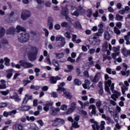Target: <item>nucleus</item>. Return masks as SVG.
I'll use <instances>...</instances> for the list:
<instances>
[{
    "mask_svg": "<svg viewBox=\"0 0 130 130\" xmlns=\"http://www.w3.org/2000/svg\"><path fill=\"white\" fill-rule=\"evenodd\" d=\"M122 19H123V17L122 16L119 15V14H116V20H117V21H121Z\"/></svg>",
    "mask_w": 130,
    "mask_h": 130,
    "instance_id": "4c0bfd02",
    "label": "nucleus"
},
{
    "mask_svg": "<svg viewBox=\"0 0 130 130\" xmlns=\"http://www.w3.org/2000/svg\"><path fill=\"white\" fill-rule=\"evenodd\" d=\"M105 79L106 81L108 80L107 81L105 82V91H106L108 94L110 95H111V92H110V89L109 88V87H110V85H111V80H110V79L109 78V76L108 75L106 74L105 75Z\"/></svg>",
    "mask_w": 130,
    "mask_h": 130,
    "instance_id": "39448f33",
    "label": "nucleus"
},
{
    "mask_svg": "<svg viewBox=\"0 0 130 130\" xmlns=\"http://www.w3.org/2000/svg\"><path fill=\"white\" fill-rule=\"evenodd\" d=\"M0 93L4 96H7L10 93V90L7 89L6 91H0Z\"/></svg>",
    "mask_w": 130,
    "mask_h": 130,
    "instance_id": "ea45409f",
    "label": "nucleus"
},
{
    "mask_svg": "<svg viewBox=\"0 0 130 130\" xmlns=\"http://www.w3.org/2000/svg\"><path fill=\"white\" fill-rule=\"evenodd\" d=\"M107 49H108V43H107V42H106L103 45L102 50L103 51H107Z\"/></svg>",
    "mask_w": 130,
    "mask_h": 130,
    "instance_id": "c85d7f7f",
    "label": "nucleus"
},
{
    "mask_svg": "<svg viewBox=\"0 0 130 130\" xmlns=\"http://www.w3.org/2000/svg\"><path fill=\"white\" fill-rule=\"evenodd\" d=\"M116 61H117V62H121L122 61V58H121V57H119L118 58H116V59L114 60V62L115 63H116Z\"/></svg>",
    "mask_w": 130,
    "mask_h": 130,
    "instance_id": "3c124183",
    "label": "nucleus"
},
{
    "mask_svg": "<svg viewBox=\"0 0 130 130\" xmlns=\"http://www.w3.org/2000/svg\"><path fill=\"white\" fill-rule=\"evenodd\" d=\"M43 30L45 31V35L46 37H48V35H49V32L48 31V30L46 28H44Z\"/></svg>",
    "mask_w": 130,
    "mask_h": 130,
    "instance_id": "680f3d73",
    "label": "nucleus"
},
{
    "mask_svg": "<svg viewBox=\"0 0 130 130\" xmlns=\"http://www.w3.org/2000/svg\"><path fill=\"white\" fill-rule=\"evenodd\" d=\"M37 52H38V49L36 47H34L33 49V59L35 60L37 58Z\"/></svg>",
    "mask_w": 130,
    "mask_h": 130,
    "instance_id": "4be33fe9",
    "label": "nucleus"
},
{
    "mask_svg": "<svg viewBox=\"0 0 130 130\" xmlns=\"http://www.w3.org/2000/svg\"><path fill=\"white\" fill-rule=\"evenodd\" d=\"M119 53H120V52L112 53V57L114 59V60H115V59H116V56H118V55H119Z\"/></svg>",
    "mask_w": 130,
    "mask_h": 130,
    "instance_id": "49530a36",
    "label": "nucleus"
},
{
    "mask_svg": "<svg viewBox=\"0 0 130 130\" xmlns=\"http://www.w3.org/2000/svg\"><path fill=\"white\" fill-rule=\"evenodd\" d=\"M101 36H102V34H101V32L98 31L94 34V36L92 37V39H98V38Z\"/></svg>",
    "mask_w": 130,
    "mask_h": 130,
    "instance_id": "473e14b6",
    "label": "nucleus"
},
{
    "mask_svg": "<svg viewBox=\"0 0 130 130\" xmlns=\"http://www.w3.org/2000/svg\"><path fill=\"white\" fill-rule=\"evenodd\" d=\"M72 126L73 127H76V128H78V127H80V125L78 124L77 122H74V123H72Z\"/></svg>",
    "mask_w": 130,
    "mask_h": 130,
    "instance_id": "052dcab7",
    "label": "nucleus"
},
{
    "mask_svg": "<svg viewBox=\"0 0 130 130\" xmlns=\"http://www.w3.org/2000/svg\"><path fill=\"white\" fill-rule=\"evenodd\" d=\"M61 110L66 111L68 109V106L67 105H63L60 107Z\"/></svg>",
    "mask_w": 130,
    "mask_h": 130,
    "instance_id": "4d7b16f0",
    "label": "nucleus"
},
{
    "mask_svg": "<svg viewBox=\"0 0 130 130\" xmlns=\"http://www.w3.org/2000/svg\"><path fill=\"white\" fill-rule=\"evenodd\" d=\"M7 88V85L4 83L0 84V89H6Z\"/></svg>",
    "mask_w": 130,
    "mask_h": 130,
    "instance_id": "0e129e2a",
    "label": "nucleus"
},
{
    "mask_svg": "<svg viewBox=\"0 0 130 130\" xmlns=\"http://www.w3.org/2000/svg\"><path fill=\"white\" fill-rule=\"evenodd\" d=\"M116 26L119 28V29H121L122 24L120 22H118L116 23Z\"/></svg>",
    "mask_w": 130,
    "mask_h": 130,
    "instance_id": "e2e57ef3",
    "label": "nucleus"
},
{
    "mask_svg": "<svg viewBox=\"0 0 130 130\" xmlns=\"http://www.w3.org/2000/svg\"><path fill=\"white\" fill-rule=\"evenodd\" d=\"M110 85H111L110 89L111 90L112 92L114 93L113 94L111 95V98L113 99V101H116V99H118V97H120V96H121V93L114 90V83L110 84Z\"/></svg>",
    "mask_w": 130,
    "mask_h": 130,
    "instance_id": "20e7f679",
    "label": "nucleus"
},
{
    "mask_svg": "<svg viewBox=\"0 0 130 130\" xmlns=\"http://www.w3.org/2000/svg\"><path fill=\"white\" fill-rule=\"evenodd\" d=\"M121 75L122 76H125L126 77H128L129 76L130 72L129 71H121L120 72Z\"/></svg>",
    "mask_w": 130,
    "mask_h": 130,
    "instance_id": "f704fd0d",
    "label": "nucleus"
},
{
    "mask_svg": "<svg viewBox=\"0 0 130 130\" xmlns=\"http://www.w3.org/2000/svg\"><path fill=\"white\" fill-rule=\"evenodd\" d=\"M71 15H72V16H75V17H79L80 13L76 10L73 13H71Z\"/></svg>",
    "mask_w": 130,
    "mask_h": 130,
    "instance_id": "de8ad7c7",
    "label": "nucleus"
},
{
    "mask_svg": "<svg viewBox=\"0 0 130 130\" xmlns=\"http://www.w3.org/2000/svg\"><path fill=\"white\" fill-rule=\"evenodd\" d=\"M4 61H5V65L7 67H9L10 66V61H11V60L9 58L6 57L4 58Z\"/></svg>",
    "mask_w": 130,
    "mask_h": 130,
    "instance_id": "2f4dec72",
    "label": "nucleus"
},
{
    "mask_svg": "<svg viewBox=\"0 0 130 130\" xmlns=\"http://www.w3.org/2000/svg\"><path fill=\"white\" fill-rule=\"evenodd\" d=\"M61 27H62L63 28H66V27H68V23H67V22H62V23L61 24Z\"/></svg>",
    "mask_w": 130,
    "mask_h": 130,
    "instance_id": "69168bd1",
    "label": "nucleus"
},
{
    "mask_svg": "<svg viewBox=\"0 0 130 130\" xmlns=\"http://www.w3.org/2000/svg\"><path fill=\"white\" fill-rule=\"evenodd\" d=\"M31 17V12L27 10H24L22 11L21 14V18L22 20L25 21L29 19Z\"/></svg>",
    "mask_w": 130,
    "mask_h": 130,
    "instance_id": "0eeeda50",
    "label": "nucleus"
},
{
    "mask_svg": "<svg viewBox=\"0 0 130 130\" xmlns=\"http://www.w3.org/2000/svg\"><path fill=\"white\" fill-rule=\"evenodd\" d=\"M56 80H60V77L56 76V77H51L50 82L51 84H55L56 83Z\"/></svg>",
    "mask_w": 130,
    "mask_h": 130,
    "instance_id": "5701e85b",
    "label": "nucleus"
},
{
    "mask_svg": "<svg viewBox=\"0 0 130 130\" xmlns=\"http://www.w3.org/2000/svg\"><path fill=\"white\" fill-rule=\"evenodd\" d=\"M102 73L100 72H98L95 75L94 77L90 76V79L91 80V82H93V83H98L99 80L102 78Z\"/></svg>",
    "mask_w": 130,
    "mask_h": 130,
    "instance_id": "1a4fd4ad",
    "label": "nucleus"
},
{
    "mask_svg": "<svg viewBox=\"0 0 130 130\" xmlns=\"http://www.w3.org/2000/svg\"><path fill=\"white\" fill-rule=\"evenodd\" d=\"M30 36L29 34L24 32L19 34L18 36V41L21 43H26L29 41Z\"/></svg>",
    "mask_w": 130,
    "mask_h": 130,
    "instance_id": "f03ea898",
    "label": "nucleus"
},
{
    "mask_svg": "<svg viewBox=\"0 0 130 130\" xmlns=\"http://www.w3.org/2000/svg\"><path fill=\"white\" fill-rule=\"evenodd\" d=\"M69 9H68V7L67 6H66L65 7L62 8V11L61 12V14L63 16H65L66 19H67L68 21L71 22V21H72V18H70L68 16V15L69 14Z\"/></svg>",
    "mask_w": 130,
    "mask_h": 130,
    "instance_id": "6e6552de",
    "label": "nucleus"
},
{
    "mask_svg": "<svg viewBox=\"0 0 130 130\" xmlns=\"http://www.w3.org/2000/svg\"><path fill=\"white\" fill-rule=\"evenodd\" d=\"M1 43H2V44H9V41H8V40L6 39H3L1 40Z\"/></svg>",
    "mask_w": 130,
    "mask_h": 130,
    "instance_id": "6e6d98bb",
    "label": "nucleus"
},
{
    "mask_svg": "<svg viewBox=\"0 0 130 130\" xmlns=\"http://www.w3.org/2000/svg\"><path fill=\"white\" fill-rule=\"evenodd\" d=\"M14 100L16 102H20L21 101V98H20L17 93H14Z\"/></svg>",
    "mask_w": 130,
    "mask_h": 130,
    "instance_id": "7c9ffc66",
    "label": "nucleus"
},
{
    "mask_svg": "<svg viewBox=\"0 0 130 130\" xmlns=\"http://www.w3.org/2000/svg\"><path fill=\"white\" fill-rule=\"evenodd\" d=\"M75 111V110L74 109H72V108H70L67 111L66 114H71V113H73Z\"/></svg>",
    "mask_w": 130,
    "mask_h": 130,
    "instance_id": "8fccbe9b",
    "label": "nucleus"
},
{
    "mask_svg": "<svg viewBox=\"0 0 130 130\" xmlns=\"http://www.w3.org/2000/svg\"><path fill=\"white\" fill-rule=\"evenodd\" d=\"M13 128L14 130H23V126L21 124H15L13 125Z\"/></svg>",
    "mask_w": 130,
    "mask_h": 130,
    "instance_id": "6ab92c4d",
    "label": "nucleus"
},
{
    "mask_svg": "<svg viewBox=\"0 0 130 130\" xmlns=\"http://www.w3.org/2000/svg\"><path fill=\"white\" fill-rule=\"evenodd\" d=\"M77 11L79 12V14H84L86 12V10L83 8V7L82 6H79L77 8Z\"/></svg>",
    "mask_w": 130,
    "mask_h": 130,
    "instance_id": "b1692460",
    "label": "nucleus"
},
{
    "mask_svg": "<svg viewBox=\"0 0 130 130\" xmlns=\"http://www.w3.org/2000/svg\"><path fill=\"white\" fill-rule=\"evenodd\" d=\"M16 113H17V111L13 110L12 111L9 112L4 111L3 113V115L5 116V117H8V116L13 115V114H16Z\"/></svg>",
    "mask_w": 130,
    "mask_h": 130,
    "instance_id": "2eb2a0df",
    "label": "nucleus"
},
{
    "mask_svg": "<svg viewBox=\"0 0 130 130\" xmlns=\"http://www.w3.org/2000/svg\"><path fill=\"white\" fill-rule=\"evenodd\" d=\"M70 108H72V109H74V110H75V109H77V103H76L75 102H73L71 104Z\"/></svg>",
    "mask_w": 130,
    "mask_h": 130,
    "instance_id": "c9c22d12",
    "label": "nucleus"
},
{
    "mask_svg": "<svg viewBox=\"0 0 130 130\" xmlns=\"http://www.w3.org/2000/svg\"><path fill=\"white\" fill-rule=\"evenodd\" d=\"M74 84L77 86H81V85H82V82L78 79H75L74 81Z\"/></svg>",
    "mask_w": 130,
    "mask_h": 130,
    "instance_id": "a19ab883",
    "label": "nucleus"
},
{
    "mask_svg": "<svg viewBox=\"0 0 130 130\" xmlns=\"http://www.w3.org/2000/svg\"><path fill=\"white\" fill-rule=\"evenodd\" d=\"M89 41L90 44H92V45H98L100 44V42H101V40H100V39L96 40L95 39H93V38H89Z\"/></svg>",
    "mask_w": 130,
    "mask_h": 130,
    "instance_id": "ddd939ff",
    "label": "nucleus"
},
{
    "mask_svg": "<svg viewBox=\"0 0 130 130\" xmlns=\"http://www.w3.org/2000/svg\"><path fill=\"white\" fill-rule=\"evenodd\" d=\"M122 53L124 55V56H130V49L127 50L126 49H124L122 51Z\"/></svg>",
    "mask_w": 130,
    "mask_h": 130,
    "instance_id": "cd10ccee",
    "label": "nucleus"
},
{
    "mask_svg": "<svg viewBox=\"0 0 130 130\" xmlns=\"http://www.w3.org/2000/svg\"><path fill=\"white\" fill-rule=\"evenodd\" d=\"M29 109H31V107L30 106L24 105L22 106V110L23 111H28Z\"/></svg>",
    "mask_w": 130,
    "mask_h": 130,
    "instance_id": "37998d69",
    "label": "nucleus"
},
{
    "mask_svg": "<svg viewBox=\"0 0 130 130\" xmlns=\"http://www.w3.org/2000/svg\"><path fill=\"white\" fill-rule=\"evenodd\" d=\"M16 31L17 33H20L21 31H26V28L23 27H21V26L20 25H17L16 28V29H15V27H10L7 30V34L10 35H14L15 34Z\"/></svg>",
    "mask_w": 130,
    "mask_h": 130,
    "instance_id": "f257e3e1",
    "label": "nucleus"
},
{
    "mask_svg": "<svg viewBox=\"0 0 130 130\" xmlns=\"http://www.w3.org/2000/svg\"><path fill=\"white\" fill-rule=\"evenodd\" d=\"M19 63L20 66H22V67H24V68H26L27 69H29V68H31L32 67V65L31 64V63H28L23 60H20Z\"/></svg>",
    "mask_w": 130,
    "mask_h": 130,
    "instance_id": "4468645a",
    "label": "nucleus"
},
{
    "mask_svg": "<svg viewBox=\"0 0 130 130\" xmlns=\"http://www.w3.org/2000/svg\"><path fill=\"white\" fill-rule=\"evenodd\" d=\"M35 72L36 73V77H38L39 76V73L40 72V69L39 68H36L35 69Z\"/></svg>",
    "mask_w": 130,
    "mask_h": 130,
    "instance_id": "13d9d810",
    "label": "nucleus"
},
{
    "mask_svg": "<svg viewBox=\"0 0 130 130\" xmlns=\"http://www.w3.org/2000/svg\"><path fill=\"white\" fill-rule=\"evenodd\" d=\"M54 28L56 30H60V25L58 24H56L54 25Z\"/></svg>",
    "mask_w": 130,
    "mask_h": 130,
    "instance_id": "338daca9",
    "label": "nucleus"
},
{
    "mask_svg": "<svg viewBox=\"0 0 130 130\" xmlns=\"http://www.w3.org/2000/svg\"><path fill=\"white\" fill-rule=\"evenodd\" d=\"M55 40L56 41H61L60 47H63V46H64V44H66V41L64 40V38L62 37V36L57 35L56 37Z\"/></svg>",
    "mask_w": 130,
    "mask_h": 130,
    "instance_id": "f8f14e48",
    "label": "nucleus"
},
{
    "mask_svg": "<svg viewBox=\"0 0 130 130\" xmlns=\"http://www.w3.org/2000/svg\"><path fill=\"white\" fill-rule=\"evenodd\" d=\"M60 109L59 108H52L51 110L50 111V113L51 115H56L57 112L59 111Z\"/></svg>",
    "mask_w": 130,
    "mask_h": 130,
    "instance_id": "f3484780",
    "label": "nucleus"
},
{
    "mask_svg": "<svg viewBox=\"0 0 130 130\" xmlns=\"http://www.w3.org/2000/svg\"><path fill=\"white\" fill-rule=\"evenodd\" d=\"M88 109H92L91 113L95 115L96 114V106L94 105H91L89 107Z\"/></svg>",
    "mask_w": 130,
    "mask_h": 130,
    "instance_id": "412c9836",
    "label": "nucleus"
},
{
    "mask_svg": "<svg viewBox=\"0 0 130 130\" xmlns=\"http://www.w3.org/2000/svg\"><path fill=\"white\" fill-rule=\"evenodd\" d=\"M13 72H14V70L13 69H9L7 71V74L6 75V77L7 79H10L12 78L13 76Z\"/></svg>",
    "mask_w": 130,
    "mask_h": 130,
    "instance_id": "aec40b11",
    "label": "nucleus"
},
{
    "mask_svg": "<svg viewBox=\"0 0 130 130\" xmlns=\"http://www.w3.org/2000/svg\"><path fill=\"white\" fill-rule=\"evenodd\" d=\"M93 12V11L92 9H88L87 11V16L88 18H90V17L92 16V13Z\"/></svg>",
    "mask_w": 130,
    "mask_h": 130,
    "instance_id": "79ce46f5",
    "label": "nucleus"
},
{
    "mask_svg": "<svg viewBox=\"0 0 130 130\" xmlns=\"http://www.w3.org/2000/svg\"><path fill=\"white\" fill-rule=\"evenodd\" d=\"M64 36L66 37V38H68V39H71V33L69 32H66L64 34Z\"/></svg>",
    "mask_w": 130,
    "mask_h": 130,
    "instance_id": "864d4df0",
    "label": "nucleus"
},
{
    "mask_svg": "<svg viewBox=\"0 0 130 130\" xmlns=\"http://www.w3.org/2000/svg\"><path fill=\"white\" fill-rule=\"evenodd\" d=\"M102 117L107 121L108 123H114V121L110 117L106 116L105 114L102 115Z\"/></svg>",
    "mask_w": 130,
    "mask_h": 130,
    "instance_id": "dca6fc26",
    "label": "nucleus"
},
{
    "mask_svg": "<svg viewBox=\"0 0 130 130\" xmlns=\"http://www.w3.org/2000/svg\"><path fill=\"white\" fill-rule=\"evenodd\" d=\"M124 85L121 86L122 94L125 95V92L128 90V87H129V84L127 81H124Z\"/></svg>",
    "mask_w": 130,
    "mask_h": 130,
    "instance_id": "9b49d317",
    "label": "nucleus"
},
{
    "mask_svg": "<svg viewBox=\"0 0 130 130\" xmlns=\"http://www.w3.org/2000/svg\"><path fill=\"white\" fill-rule=\"evenodd\" d=\"M104 38L106 39V40H108V41H109V40H110V39L111 38V36H110V34H109L108 31L105 32Z\"/></svg>",
    "mask_w": 130,
    "mask_h": 130,
    "instance_id": "a878e982",
    "label": "nucleus"
},
{
    "mask_svg": "<svg viewBox=\"0 0 130 130\" xmlns=\"http://www.w3.org/2000/svg\"><path fill=\"white\" fill-rule=\"evenodd\" d=\"M93 129L96 130L98 129L99 130V128H100V127L99 126V125H98V122H94L93 124L92 125Z\"/></svg>",
    "mask_w": 130,
    "mask_h": 130,
    "instance_id": "72a5a7b5",
    "label": "nucleus"
},
{
    "mask_svg": "<svg viewBox=\"0 0 130 130\" xmlns=\"http://www.w3.org/2000/svg\"><path fill=\"white\" fill-rule=\"evenodd\" d=\"M74 26L77 29H81L82 28L81 24H80L79 21H76L74 24Z\"/></svg>",
    "mask_w": 130,
    "mask_h": 130,
    "instance_id": "c756f323",
    "label": "nucleus"
},
{
    "mask_svg": "<svg viewBox=\"0 0 130 130\" xmlns=\"http://www.w3.org/2000/svg\"><path fill=\"white\" fill-rule=\"evenodd\" d=\"M51 122L53 123V126H60L64 124L66 121L63 119L56 118L55 119L52 120Z\"/></svg>",
    "mask_w": 130,
    "mask_h": 130,
    "instance_id": "423d86ee",
    "label": "nucleus"
},
{
    "mask_svg": "<svg viewBox=\"0 0 130 130\" xmlns=\"http://www.w3.org/2000/svg\"><path fill=\"white\" fill-rule=\"evenodd\" d=\"M25 97L27 99V100H31V99H32V95H29L28 94H25Z\"/></svg>",
    "mask_w": 130,
    "mask_h": 130,
    "instance_id": "774afa93",
    "label": "nucleus"
},
{
    "mask_svg": "<svg viewBox=\"0 0 130 130\" xmlns=\"http://www.w3.org/2000/svg\"><path fill=\"white\" fill-rule=\"evenodd\" d=\"M95 105L97 107V108H99L101 107V105H102V103L101 102V101L98 100H96Z\"/></svg>",
    "mask_w": 130,
    "mask_h": 130,
    "instance_id": "58836bf2",
    "label": "nucleus"
},
{
    "mask_svg": "<svg viewBox=\"0 0 130 130\" xmlns=\"http://www.w3.org/2000/svg\"><path fill=\"white\" fill-rule=\"evenodd\" d=\"M53 104V102L48 103L44 107V110L46 112L48 111L49 110V106H52Z\"/></svg>",
    "mask_w": 130,
    "mask_h": 130,
    "instance_id": "393cba45",
    "label": "nucleus"
},
{
    "mask_svg": "<svg viewBox=\"0 0 130 130\" xmlns=\"http://www.w3.org/2000/svg\"><path fill=\"white\" fill-rule=\"evenodd\" d=\"M29 79H30V80L24 79L22 81V83H23L24 87H26V86H27V85H28V84H30V83H31V81H32V80H33V76H30Z\"/></svg>",
    "mask_w": 130,
    "mask_h": 130,
    "instance_id": "a211bd4d",
    "label": "nucleus"
},
{
    "mask_svg": "<svg viewBox=\"0 0 130 130\" xmlns=\"http://www.w3.org/2000/svg\"><path fill=\"white\" fill-rule=\"evenodd\" d=\"M105 125V121H102L101 122V129L100 130H104L105 128V127L104 126Z\"/></svg>",
    "mask_w": 130,
    "mask_h": 130,
    "instance_id": "603ef678",
    "label": "nucleus"
},
{
    "mask_svg": "<svg viewBox=\"0 0 130 130\" xmlns=\"http://www.w3.org/2000/svg\"><path fill=\"white\" fill-rule=\"evenodd\" d=\"M44 61L46 63H47V64H49V66H51V61H50V59L49 58L46 57Z\"/></svg>",
    "mask_w": 130,
    "mask_h": 130,
    "instance_id": "09e8293b",
    "label": "nucleus"
},
{
    "mask_svg": "<svg viewBox=\"0 0 130 130\" xmlns=\"http://www.w3.org/2000/svg\"><path fill=\"white\" fill-rule=\"evenodd\" d=\"M56 58L59 59L63 57V53H56L55 54Z\"/></svg>",
    "mask_w": 130,
    "mask_h": 130,
    "instance_id": "a18cd8bd",
    "label": "nucleus"
},
{
    "mask_svg": "<svg viewBox=\"0 0 130 130\" xmlns=\"http://www.w3.org/2000/svg\"><path fill=\"white\" fill-rule=\"evenodd\" d=\"M112 50L115 53H117V52H119V48L113 47Z\"/></svg>",
    "mask_w": 130,
    "mask_h": 130,
    "instance_id": "bf43d9fd",
    "label": "nucleus"
},
{
    "mask_svg": "<svg viewBox=\"0 0 130 130\" xmlns=\"http://www.w3.org/2000/svg\"><path fill=\"white\" fill-rule=\"evenodd\" d=\"M26 52H27L29 60L33 61V47L29 46L26 49Z\"/></svg>",
    "mask_w": 130,
    "mask_h": 130,
    "instance_id": "9d476101",
    "label": "nucleus"
},
{
    "mask_svg": "<svg viewBox=\"0 0 130 130\" xmlns=\"http://www.w3.org/2000/svg\"><path fill=\"white\" fill-rule=\"evenodd\" d=\"M52 63L55 67H59V64H58V62L57 61V60L55 59H53L52 60Z\"/></svg>",
    "mask_w": 130,
    "mask_h": 130,
    "instance_id": "e433bc0d",
    "label": "nucleus"
},
{
    "mask_svg": "<svg viewBox=\"0 0 130 130\" xmlns=\"http://www.w3.org/2000/svg\"><path fill=\"white\" fill-rule=\"evenodd\" d=\"M5 30L3 27H0V38L5 35ZM2 48V44L0 43V49Z\"/></svg>",
    "mask_w": 130,
    "mask_h": 130,
    "instance_id": "bb28decb",
    "label": "nucleus"
},
{
    "mask_svg": "<svg viewBox=\"0 0 130 130\" xmlns=\"http://www.w3.org/2000/svg\"><path fill=\"white\" fill-rule=\"evenodd\" d=\"M66 83L64 82H61L60 83V86H58V88L57 89V91H62L63 92V96L67 98V99H72V97L73 95L69 92H67V90L62 87L63 86H64Z\"/></svg>",
    "mask_w": 130,
    "mask_h": 130,
    "instance_id": "7ed1b4c3",
    "label": "nucleus"
},
{
    "mask_svg": "<svg viewBox=\"0 0 130 130\" xmlns=\"http://www.w3.org/2000/svg\"><path fill=\"white\" fill-rule=\"evenodd\" d=\"M114 32L115 33V34H116L117 35H119V34H120V33H121V32L120 31V30L117 28L116 27V26H115L114 27Z\"/></svg>",
    "mask_w": 130,
    "mask_h": 130,
    "instance_id": "c03bdc74",
    "label": "nucleus"
},
{
    "mask_svg": "<svg viewBox=\"0 0 130 130\" xmlns=\"http://www.w3.org/2000/svg\"><path fill=\"white\" fill-rule=\"evenodd\" d=\"M8 104L7 103H0V108H4V107H7Z\"/></svg>",
    "mask_w": 130,
    "mask_h": 130,
    "instance_id": "5fc2aeb1",
    "label": "nucleus"
}]
</instances>
